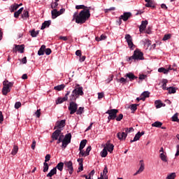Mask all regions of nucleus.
<instances>
[{
  "label": "nucleus",
  "instance_id": "1",
  "mask_svg": "<svg viewBox=\"0 0 179 179\" xmlns=\"http://www.w3.org/2000/svg\"><path fill=\"white\" fill-rule=\"evenodd\" d=\"M85 93L83 92V87H80L79 85L76 86V88L72 91L71 94L69 96V111H70L71 115L75 114L78 111V103L76 101L77 99H79L80 96H83Z\"/></svg>",
  "mask_w": 179,
  "mask_h": 179
},
{
  "label": "nucleus",
  "instance_id": "2",
  "mask_svg": "<svg viewBox=\"0 0 179 179\" xmlns=\"http://www.w3.org/2000/svg\"><path fill=\"white\" fill-rule=\"evenodd\" d=\"M90 17V9L83 10L78 14V12L74 13L73 20H76V23L83 24Z\"/></svg>",
  "mask_w": 179,
  "mask_h": 179
},
{
  "label": "nucleus",
  "instance_id": "3",
  "mask_svg": "<svg viewBox=\"0 0 179 179\" xmlns=\"http://www.w3.org/2000/svg\"><path fill=\"white\" fill-rule=\"evenodd\" d=\"M143 59H145V57H143V52L139 49L134 50L132 56L127 57V62H130V64L132 61H143Z\"/></svg>",
  "mask_w": 179,
  "mask_h": 179
},
{
  "label": "nucleus",
  "instance_id": "4",
  "mask_svg": "<svg viewBox=\"0 0 179 179\" xmlns=\"http://www.w3.org/2000/svg\"><path fill=\"white\" fill-rule=\"evenodd\" d=\"M13 87V83L4 80L3 82V88L1 93L3 96H7L8 93H10V87Z\"/></svg>",
  "mask_w": 179,
  "mask_h": 179
},
{
  "label": "nucleus",
  "instance_id": "5",
  "mask_svg": "<svg viewBox=\"0 0 179 179\" xmlns=\"http://www.w3.org/2000/svg\"><path fill=\"white\" fill-rule=\"evenodd\" d=\"M124 132H118L117 134V138H118L120 141H125V139H127V136H128V134H129V132L131 131H134V128H124Z\"/></svg>",
  "mask_w": 179,
  "mask_h": 179
},
{
  "label": "nucleus",
  "instance_id": "6",
  "mask_svg": "<svg viewBox=\"0 0 179 179\" xmlns=\"http://www.w3.org/2000/svg\"><path fill=\"white\" fill-rule=\"evenodd\" d=\"M106 114H108V122L111 121V120H115L117 118V114H118V109H110L108 110L106 112Z\"/></svg>",
  "mask_w": 179,
  "mask_h": 179
},
{
  "label": "nucleus",
  "instance_id": "7",
  "mask_svg": "<svg viewBox=\"0 0 179 179\" xmlns=\"http://www.w3.org/2000/svg\"><path fill=\"white\" fill-rule=\"evenodd\" d=\"M125 40L128 44L129 48H130V50H135L136 46L134 44V42H132V36L129 34H126Z\"/></svg>",
  "mask_w": 179,
  "mask_h": 179
},
{
  "label": "nucleus",
  "instance_id": "8",
  "mask_svg": "<svg viewBox=\"0 0 179 179\" xmlns=\"http://www.w3.org/2000/svg\"><path fill=\"white\" fill-rule=\"evenodd\" d=\"M69 94H71V91H67L64 97L63 98L59 97L57 100H56V104H62L64 101H68V96Z\"/></svg>",
  "mask_w": 179,
  "mask_h": 179
},
{
  "label": "nucleus",
  "instance_id": "9",
  "mask_svg": "<svg viewBox=\"0 0 179 179\" xmlns=\"http://www.w3.org/2000/svg\"><path fill=\"white\" fill-rule=\"evenodd\" d=\"M64 166L66 167L69 174H73V164H72V161H69L64 162Z\"/></svg>",
  "mask_w": 179,
  "mask_h": 179
},
{
  "label": "nucleus",
  "instance_id": "10",
  "mask_svg": "<svg viewBox=\"0 0 179 179\" xmlns=\"http://www.w3.org/2000/svg\"><path fill=\"white\" fill-rule=\"evenodd\" d=\"M15 48L13 50V52H20L23 54L24 52V45H14Z\"/></svg>",
  "mask_w": 179,
  "mask_h": 179
},
{
  "label": "nucleus",
  "instance_id": "11",
  "mask_svg": "<svg viewBox=\"0 0 179 179\" xmlns=\"http://www.w3.org/2000/svg\"><path fill=\"white\" fill-rule=\"evenodd\" d=\"M61 135V129L55 130L52 134V141H58V137Z\"/></svg>",
  "mask_w": 179,
  "mask_h": 179
},
{
  "label": "nucleus",
  "instance_id": "12",
  "mask_svg": "<svg viewBox=\"0 0 179 179\" xmlns=\"http://www.w3.org/2000/svg\"><path fill=\"white\" fill-rule=\"evenodd\" d=\"M65 123H66L65 120H62L60 122H57L56 125L54 127V129H57V128H58V129H61V128H64V127H65Z\"/></svg>",
  "mask_w": 179,
  "mask_h": 179
},
{
  "label": "nucleus",
  "instance_id": "13",
  "mask_svg": "<svg viewBox=\"0 0 179 179\" xmlns=\"http://www.w3.org/2000/svg\"><path fill=\"white\" fill-rule=\"evenodd\" d=\"M145 170V164L143 163V160L140 161V168L134 174V176H138V174H141L142 171Z\"/></svg>",
  "mask_w": 179,
  "mask_h": 179
},
{
  "label": "nucleus",
  "instance_id": "14",
  "mask_svg": "<svg viewBox=\"0 0 179 179\" xmlns=\"http://www.w3.org/2000/svg\"><path fill=\"white\" fill-rule=\"evenodd\" d=\"M132 16V13L127 12V13H124L123 15H120V19H122L124 22H127L129 17Z\"/></svg>",
  "mask_w": 179,
  "mask_h": 179
},
{
  "label": "nucleus",
  "instance_id": "15",
  "mask_svg": "<svg viewBox=\"0 0 179 179\" xmlns=\"http://www.w3.org/2000/svg\"><path fill=\"white\" fill-rule=\"evenodd\" d=\"M146 26H148V20L142 21L141 24L139 27L140 33H143V31H145Z\"/></svg>",
  "mask_w": 179,
  "mask_h": 179
},
{
  "label": "nucleus",
  "instance_id": "16",
  "mask_svg": "<svg viewBox=\"0 0 179 179\" xmlns=\"http://www.w3.org/2000/svg\"><path fill=\"white\" fill-rule=\"evenodd\" d=\"M104 148H106V150L110 153H113V150H114V145L110 143V141H107Z\"/></svg>",
  "mask_w": 179,
  "mask_h": 179
},
{
  "label": "nucleus",
  "instance_id": "17",
  "mask_svg": "<svg viewBox=\"0 0 179 179\" xmlns=\"http://www.w3.org/2000/svg\"><path fill=\"white\" fill-rule=\"evenodd\" d=\"M125 77L129 78L131 82H132V80H135V79H138V77H136L133 73H127Z\"/></svg>",
  "mask_w": 179,
  "mask_h": 179
},
{
  "label": "nucleus",
  "instance_id": "18",
  "mask_svg": "<svg viewBox=\"0 0 179 179\" xmlns=\"http://www.w3.org/2000/svg\"><path fill=\"white\" fill-rule=\"evenodd\" d=\"M51 24V20L45 21L41 26V30H44L46 27H50Z\"/></svg>",
  "mask_w": 179,
  "mask_h": 179
},
{
  "label": "nucleus",
  "instance_id": "19",
  "mask_svg": "<svg viewBox=\"0 0 179 179\" xmlns=\"http://www.w3.org/2000/svg\"><path fill=\"white\" fill-rule=\"evenodd\" d=\"M57 174V168H53L47 174L46 177H52V176H55Z\"/></svg>",
  "mask_w": 179,
  "mask_h": 179
},
{
  "label": "nucleus",
  "instance_id": "20",
  "mask_svg": "<svg viewBox=\"0 0 179 179\" xmlns=\"http://www.w3.org/2000/svg\"><path fill=\"white\" fill-rule=\"evenodd\" d=\"M87 143V140L85 139L81 141L80 143L79 150H83L85 148V146H86V144Z\"/></svg>",
  "mask_w": 179,
  "mask_h": 179
},
{
  "label": "nucleus",
  "instance_id": "21",
  "mask_svg": "<svg viewBox=\"0 0 179 179\" xmlns=\"http://www.w3.org/2000/svg\"><path fill=\"white\" fill-rule=\"evenodd\" d=\"M141 139V131H138L134 136L133 140L130 141V143H132L134 142H136V141H139Z\"/></svg>",
  "mask_w": 179,
  "mask_h": 179
},
{
  "label": "nucleus",
  "instance_id": "22",
  "mask_svg": "<svg viewBox=\"0 0 179 179\" xmlns=\"http://www.w3.org/2000/svg\"><path fill=\"white\" fill-rule=\"evenodd\" d=\"M45 51V45H41L39 50L38 51V55H44Z\"/></svg>",
  "mask_w": 179,
  "mask_h": 179
},
{
  "label": "nucleus",
  "instance_id": "23",
  "mask_svg": "<svg viewBox=\"0 0 179 179\" xmlns=\"http://www.w3.org/2000/svg\"><path fill=\"white\" fill-rule=\"evenodd\" d=\"M162 125H163V123L159 121H156L155 122L152 124V127H154L155 128H162Z\"/></svg>",
  "mask_w": 179,
  "mask_h": 179
},
{
  "label": "nucleus",
  "instance_id": "24",
  "mask_svg": "<svg viewBox=\"0 0 179 179\" xmlns=\"http://www.w3.org/2000/svg\"><path fill=\"white\" fill-rule=\"evenodd\" d=\"M150 94V92L148 91H145L141 94V96L142 99H144V101H145L146 100V98L149 97Z\"/></svg>",
  "mask_w": 179,
  "mask_h": 179
},
{
  "label": "nucleus",
  "instance_id": "25",
  "mask_svg": "<svg viewBox=\"0 0 179 179\" xmlns=\"http://www.w3.org/2000/svg\"><path fill=\"white\" fill-rule=\"evenodd\" d=\"M55 169H56V170L57 169L59 171H62V170H64V162H59V164H57Z\"/></svg>",
  "mask_w": 179,
  "mask_h": 179
},
{
  "label": "nucleus",
  "instance_id": "26",
  "mask_svg": "<svg viewBox=\"0 0 179 179\" xmlns=\"http://www.w3.org/2000/svg\"><path fill=\"white\" fill-rule=\"evenodd\" d=\"M30 15H29V11L24 10L23 11V13L22 14L21 17L22 19H24V20H26L27 18H29Z\"/></svg>",
  "mask_w": 179,
  "mask_h": 179
},
{
  "label": "nucleus",
  "instance_id": "27",
  "mask_svg": "<svg viewBox=\"0 0 179 179\" xmlns=\"http://www.w3.org/2000/svg\"><path fill=\"white\" fill-rule=\"evenodd\" d=\"M167 83H169V80H167V79H164L162 80V87L163 90H167V89L169 88V87H166L167 86Z\"/></svg>",
  "mask_w": 179,
  "mask_h": 179
},
{
  "label": "nucleus",
  "instance_id": "28",
  "mask_svg": "<svg viewBox=\"0 0 179 179\" xmlns=\"http://www.w3.org/2000/svg\"><path fill=\"white\" fill-rule=\"evenodd\" d=\"M76 113L77 115H82V114L85 113V107H80L78 108V109L77 108V110Z\"/></svg>",
  "mask_w": 179,
  "mask_h": 179
},
{
  "label": "nucleus",
  "instance_id": "29",
  "mask_svg": "<svg viewBox=\"0 0 179 179\" xmlns=\"http://www.w3.org/2000/svg\"><path fill=\"white\" fill-rule=\"evenodd\" d=\"M145 2L147 3H145L146 8H155V3H153V1L150 0Z\"/></svg>",
  "mask_w": 179,
  "mask_h": 179
},
{
  "label": "nucleus",
  "instance_id": "30",
  "mask_svg": "<svg viewBox=\"0 0 179 179\" xmlns=\"http://www.w3.org/2000/svg\"><path fill=\"white\" fill-rule=\"evenodd\" d=\"M159 157L162 162L167 163V156L164 155V152H162L159 155Z\"/></svg>",
  "mask_w": 179,
  "mask_h": 179
},
{
  "label": "nucleus",
  "instance_id": "31",
  "mask_svg": "<svg viewBox=\"0 0 179 179\" xmlns=\"http://www.w3.org/2000/svg\"><path fill=\"white\" fill-rule=\"evenodd\" d=\"M69 143H71V141H68L66 140H64L62 141V148L64 149H66V146H68V145H69Z\"/></svg>",
  "mask_w": 179,
  "mask_h": 179
},
{
  "label": "nucleus",
  "instance_id": "32",
  "mask_svg": "<svg viewBox=\"0 0 179 179\" xmlns=\"http://www.w3.org/2000/svg\"><path fill=\"white\" fill-rule=\"evenodd\" d=\"M19 9V4L17 3H14L11 5L10 6V12H14L15 10H17Z\"/></svg>",
  "mask_w": 179,
  "mask_h": 179
},
{
  "label": "nucleus",
  "instance_id": "33",
  "mask_svg": "<svg viewBox=\"0 0 179 179\" xmlns=\"http://www.w3.org/2000/svg\"><path fill=\"white\" fill-rule=\"evenodd\" d=\"M108 152H107V148H103V150L101 152V157H107Z\"/></svg>",
  "mask_w": 179,
  "mask_h": 179
},
{
  "label": "nucleus",
  "instance_id": "34",
  "mask_svg": "<svg viewBox=\"0 0 179 179\" xmlns=\"http://www.w3.org/2000/svg\"><path fill=\"white\" fill-rule=\"evenodd\" d=\"M54 89L55 90H57L58 92H60V90H64V89H65V85L62 84L60 85L55 86Z\"/></svg>",
  "mask_w": 179,
  "mask_h": 179
},
{
  "label": "nucleus",
  "instance_id": "35",
  "mask_svg": "<svg viewBox=\"0 0 179 179\" xmlns=\"http://www.w3.org/2000/svg\"><path fill=\"white\" fill-rule=\"evenodd\" d=\"M51 13H52V19H57V17H58L57 9L55 8L53 10L51 11Z\"/></svg>",
  "mask_w": 179,
  "mask_h": 179
},
{
  "label": "nucleus",
  "instance_id": "36",
  "mask_svg": "<svg viewBox=\"0 0 179 179\" xmlns=\"http://www.w3.org/2000/svg\"><path fill=\"white\" fill-rule=\"evenodd\" d=\"M18 150H19V147H17V145H14L11 152V155H13V156H15V155L17 153Z\"/></svg>",
  "mask_w": 179,
  "mask_h": 179
},
{
  "label": "nucleus",
  "instance_id": "37",
  "mask_svg": "<svg viewBox=\"0 0 179 179\" xmlns=\"http://www.w3.org/2000/svg\"><path fill=\"white\" fill-rule=\"evenodd\" d=\"M71 139H72V134H71V133L66 134L64 138H63V140L67 141L69 142H71Z\"/></svg>",
  "mask_w": 179,
  "mask_h": 179
},
{
  "label": "nucleus",
  "instance_id": "38",
  "mask_svg": "<svg viewBox=\"0 0 179 179\" xmlns=\"http://www.w3.org/2000/svg\"><path fill=\"white\" fill-rule=\"evenodd\" d=\"M29 33L31 34V37H36V36H38L40 31H36V29H33L32 31H30Z\"/></svg>",
  "mask_w": 179,
  "mask_h": 179
},
{
  "label": "nucleus",
  "instance_id": "39",
  "mask_svg": "<svg viewBox=\"0 0 179 179\" xmlns=\"http://www.w3.org/2000/svg\"><path fill=\"white\" fill-rule=\"evenodd\" d=\"M106 38H107V36L104 34H102L100 37L96 36L95 38V40H96V41H101L103 40H106Z\"/></svg>",
  "mask_w": 179,
  "mask_h": 179
},
{
  "label": "nucleus",
  "instance_id": "40",
  "mask_svg": "<svg viewBox=\"0 0 179 179\" xmlns=\"http://www.w3.org/2000/svg\"><path fill=\"white\" fill-rule=\"evenodd\" d=\"M167 90L169 91V94H174V93H176V92L177 91V90H176V88L173 87H168Z\"/></svg>",
  "mask_w": 179,
  "mask_h": 179
},
{
  "label": "nucleus",
  "instance_id": "41",
  "mask_svg": "<svg viewBox=\"0 0 179 179\" xmlns=\"http://www.w3.org/2000/svg\"><path fill=\"white\" fill-rule=\"evenodd\" d=\"M155 104L156 108H161V107H163V103H162L161 101H155Z\"/></svg>",
  "mask_w": 179,
  "mask_h": 179
},
{
  "label": "nucleus",
  "instance_id": "42",
  "mask_svg": "<svg viewBox=\"0 0 179 179\" xmlns=\"http://www.w3.org/2000/svg\"><path fill=\"white\" fill-rule=\"evenodd\" d=\"M158 72L164 73V75H167V73H169V70L164 69V67H161L158 69Z\"/></svg>",
  "mask_w": 179,
  "mask_h": 179
},
{
  "label": "nucleus",
  "instance_id": "43",
  "mask_svg": "<svg viewBox=\"0 0 179 179\" xmlns=\"http://www.w3.org/2000/svg\"><path fill=\"white\" fill-rule=\"evenodd\" d=\"M48 169H50L48 164L47 162H44L43 163V173H47V171H48Z\"/></svg>",
  "mask_w": 179,
  "mask_h": 179
},
{
  "label": "nucleus",
  "instance_id": "44",
  "mask_svg": "<svg viewBox=\"0 0 179 179\" xmlns=\"http://www.w3.org/2000/svg\"><path fill=\"white\" fill-rule=\"evenodd\" d=\"M138 104H131L130 106V108L132 111H136L138 110Z\"/></svg>",
  "mask_w": 179,
  "mask_h": 179
},
{
  "label": "nucleus",
  "instance_id": "45",
  "mask_svg": "<svg viewBox=\"0 0 179 179\" xmlns=\"http://www.w3.org/2000/svg\"><path fill=\"white\" fill-rule=\"evenodd\" d=\"M171 38V34H165L162 40L163 41H167V40H170Z\"/></svg>",
  "mask_w": 179,
  "mask_h": 179
},
{
  "label": "nucleus",
  "instance_id": "46",
  "mask_svg": "<svg viewBox=\"0 0 179 179\" xmlns=\"http://www.w3.org/2000/svg\"><path fill=\"white\" fill-rule=\"evenodd\" d=\"M176 177V173H171V174H169V175L166 177V178H168V179H175Z\"/></svg>",
  "mask_w": 179,
  "mask_h": 179
},
{
  "label": "nucleus",
  "instance_id": "47",
  "mask_svg": "<svg viewBox=\"0 0 179 179\" xmlns=\"http://www.w3.org/2000/svg\"><path fill=\"white\" fill-rule=\"evenodd\" d=\"M172 120L178 122V113H176L173 117H172Z\"/></svg>",
  "mask_w": 179,
  "mask_h": 179
},
{
  "label": "nucleus",
  "instance_id": "48",
  "mask_svg": "<svg viewBox=\"0 0 179 179\" xmlns=\"http://www.w3.org/2000/svg\"><path fill=\"white\" fill-rule=\"evenodd\" d=\"M144 45H146L148 48H149V46L150 45V43H151V41H150V40H149V39H145L144 40Z\"/></svg>",
  "mask_w": 179,
  "mask_h": 179
},
{
  "label": "nucleus",
  "instance_id": "49",
  "mask_svg": "<svg viewBox=\"0 0 179 179\" xmlns=\"http://www.w3.org/2000/svg\"><path fill=\"white\" fill-rule=\"evenodd\" d=\"M62 141H64V135L59 136V138H57V143L59 144L61 142L62 143Z\"/></svg>",
  "mask_w": 179,
  "mask_h": 179
},
{
  "label": "nucleus",
  "instance_id": "50",
  "mask_svg": "<svg viewBox=\"0 0 179 179\" xmlns=\"http://www.w3.org/2000/svg\"><path fill=\"white\" fill-rule=\"evenodd\" d=\"M90 150H92V146H88L85 151V156H89Z\"/></svg>",
  "mask_w": 179,
  "mask_h": 179
},
{
  "label": "nucleus",
  "instance_id": "51",
  "mask_svg": "<svg viewBox=\"0 0 179 179\" xmlns=\"http://www.w3.org/2000/svg\"><path fill=\"white\" fill-rule=\"evenodd\" d=\"M20 107H22V103L20 102H16L15 103V108H16V110L20 108Z\"/></svg>",
  "mask_w": 179,
  "mask_h": 179
},
{
  "label": "nucleus",
  "instance_id": "52",
  "mask_svg": "<svg viewBox=\"0 0 179 179\" xmlns=\"http://www.w3.org/2000/svg\"><path fill=\"white\" fill-rule=\"evenodd\" d=\"M124 118V115L122 113H120L117 117L116 116V121H121Z\"/></svg>",
  "mask_w": 179,
  "mask_h": 179
},
{
  "label": "nucleus",
  "instance_id": "53",
  "mask_svg": "<svg viewBox=\"0 0 179 179\" xmlns=\"http://www.w3.org/2000/svg\"><path fill=\"white\" fill-rule=\"evenodd\" d=\"M36 140H33L32 141V144L31 145V148L33 150H34L36 149Z\"/></svg>",
  "mask_w": 179,
  "mask_h": 179
},
{
  "label": "nucleus",
  "instance_id": "54",
  "mask_svg": "<svg viewBox=\"0 0 179 179\" xmlns=\"http://www.w3.org/2000/svg\"><path fill=\"white\" fill-rule=\"evenodd\" d=\"M86 7L85 5H79V6H76V9H86Z\"/></svg>",
  "mask_w": 179,
  "mask_h": 179
},
{
  "label": "nucleus",
  "instance_id": "55",
  "mask_svg": "<svg viewBox=\"0 0 179 179\" xmlns=\"http://www.w3.org/2000/svg\"><path fill=\"white\" fill-rule=\"evenodd\" d=\"M45 52L46 55H50V54H51L52 51L51 50V48H47V49H45Z\"/></svg>",
  "mask_w": 179,
  "mask_h": 179
},
{
  "label": "nucleus",
  "instance_id": "56",
  "mask_svg": "<svg viewBox=\"0 0 179 179\" xmlns=\"http://www.w3.org/2000/svg\"><path fill=\"white\" fill-rule=\"evenodd\" d=\"M45 159V163H47V162H50V159H51V155H50V154L46 155Z\"/></svg>",
  "mask_w": 179,
  "mask_h": 179
},
{
  "label": "nucleus",
  "instance_id": "57",
  "mask_svg": "<svg viewBox=\"0 0 179 179\" xmlns=\"http://www.w3.org/2000/svg\"><path fill=\"white\" fill-rule=\"evenodd\" d=\"M35 115H36L37 118H40V116L41 115V110L40 109L37 110L36 112L35 113Z\"/></svg>",
  "mask_w": 179,
  "mask_h": 179
},
{
  "label": "nucleus",
  "instance_id": "58",
  "mask_svg": "<svg viewBox=\"0 0 179 179\" xmlns=\"http://www.w3.org/2000/svg\"><path fill=\"white\" fill-rule=\"evenodd\" d=\"M76 55H77V57H82V50H78L76 52Z\"/></svg>",
  "mask_w": 179,
  "mask_h": 179
},
{
  "label": "nucleus",
  "instance_id": "59",
  "mask_svg": "<svg viewBox=\"0 0 179 179\" xmlns=\"http://www.w3.org/2000/svg\"><path fill=\"white\" fill-rule=\"evenodd\" d=\"M107 173H108V169H107L106 166H105V168L103 169V171L102 176H107Z\"/></svg>",
  "mask_w": 179,
  "mask_h": 179
},
{
  "label": "nucleus",
  "instance_id": "60",
  "mask_svg": "<svg viewBox=\"0 0 179 179\" xmlns=\"http://www.w3.org/2000/svg\"><path fill=\"white\" fill-rule=\"evenodd\" d=\"M57 6H58V3H57V2L52 3V4H51L52 9H55L57 8Z\"/></svg>",
  "mask_w": 179,
  "mask_h": 179
},
{
  "label": "nucleus",
  "instance_id": "61",
  "mask_svg": "<svg viewBox=\"0 0 179 179\" xmlns=\"http://www.w3.org/2000/svg\"><path fill=\"white\" fill-rule=\"evenodd\" d=\"M104 97V94L103 92L98 93V99L99 100H101V99H103Z\"/></svg>",
  "mask_w": 179,
  "mask_h": 179
},
{
  "label": "nucleus",
  "instance_id": "62",
  "mask_svg": "<svg viewBox=\"0 0 179 179\" xmlns=\"http://www.w3.org/2000/svg\"><path fill=\"white\" fill-rule=\"evenodd\" d=\"M118 82L120 83H127V79L124 78H121L120 79L118 80Z\"/></svg>",
  "mask_w": 179,
  "mask_h": 179
},
{
  "label": "nucleus",
  "instance_id": "63",
  "mask_svg": "<svg viewBox=\"0 0 179 179\" xmlns=\"http://www.w3.org/2000/svg\"><path fill=\"white\" fill-rule=\"evenodd\" d=\"M3 122V115H2V111H0V124Z\"/></svg>",
  "mask_w": 179,
  "mask_h": 179
},
{
  "label": "nucleus",
  "instance_id": "64",
  "mask_svg": "<svg viewBox=\"0 0 179 179\" xmlns=\"http://www.w3.org/2000/svg\"><path fill=\"white\" fill-rule=\"evenodd\" d=\"M176 148H177V152H176V153L175 155L176 157H177V156H179V145H178L176 146Z\"/></svg>",
  "mask_w": 179,
  "mask_h": 179
}]
</instances>
